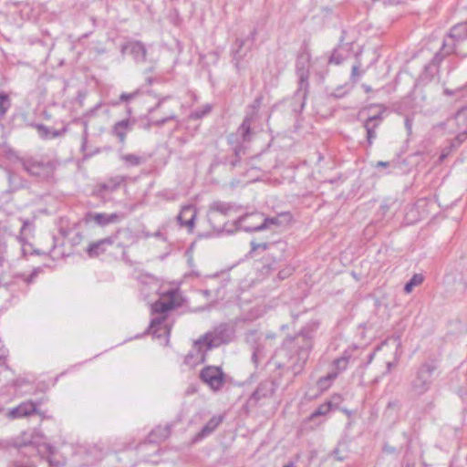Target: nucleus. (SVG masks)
<instances>
[{
  "instance_id": "09e8293b",
  "label": "nucleus",
  "mask_w": 467,
  "mask_h": 467,
  "mask_svg": "<svg viewBox=\"0 0 467 467\" xmlns=\"http://www.w3.org/2000/svg\"><path fill=\"white\" fill-rule=\"evenodd\" d=\"M175 118H176V116L174 114H171V115L165 117L163 119L156 120L154 122V124L157 125V126H162L163 124H165L169 120L174 119Z\"/></svg>"
},
{
  "instance_id": "de8ad7c7",
  "label": "nucleus",
  "mask_w": 467,
  "mask_h": 467,
  "mask_svg": "<svg viewBox=\"0 0 467 467\" xmlns=\"http://www.w3.org/2000/svg\"><path fill=\"white\" fill-rule=\"evenodd\" d=\"M265 356H262L261 354H258L257 352L252 353V362L255 367H258L260 362L265 358Z\"/></svg>"
},
{
  "instance_id": "ea45409f",
  "label": "nucleus",
  "mask_w": 467,
  "mask_h": 467,
  "mask_svg": "<svg viewBox=\"0 0 467 467\" xmlns=\"http://www.w3.org/2000/svg\"><path fill=\"white\" fill-rule=\"evenodd\" d=\"M212 110V107L210 105H205L202 109H196L192 113V118L195 119H202L206 114L210 113Z\"/></svg>"
},
{
  "instance_id": "338daca9",
  "label": "nucleus",
  "mask_w": 467,
  "mask_h": 467,
  "mask_svg": "<svg viewBox=\"0 0 467 467\" xmlns=\"http://www.w3.org/2000/svg\"><path fill=\"white\" fill-rule=\"evenodd\" d=\"M444 93L447 94V95H452L453 94V91L448 89V88H445L444 89Z\"/></svg>"
},
{
  "instance_id": "4d7b16f0",
  "label": "nucleus",
  "mask_w": 467,
  "mask_h": 467,
  "mask_svg": "<svg viewBox=\"0 0 467 467\" xmlns=\"http://www.w3.org/2000/svg\"><path fill=\"white\" fill-rule=\"evenodd\" d=\"M405 127L408 132L410 133L412 129V120L408 117L405 119Z\"/></svg>"
},
{
  "instance_id": "f3484780",
  "label": "nucleus",
  "mask_w": 467,
  "mask_h": 467,
  "mask_svg": "<svg viewBox=\"0 0 467 467\" xmlns=\"http://www.w3.org/2000/svg\"><path fill=\"white\" fill-rule=\"evenodd\" d=\"M166 319V316H160L152 318L149 327V333L159 338L162 336H169L170 328L165 323Z\"/></svg>"
},
{
  "instance_id": "e2e57ef3",
  "label": "nucleus",
  "mask_w": 467,
  "mask_h": 467,
  "mask_svg": "<svg viewBox=\"0 0 467 467\" xmlns=\"http://www.w3.org/2000/svg\"><path fill=\"white\" fill-rule=\"evenodd\" d=\"M335 457L337 458V460L338 461H342L343 460V457L340 456V453H339V451L337 449H336L334 451H333Z\"/></svg>"
},
{
  "instance_id": "bf43d9fd",
  "label": "nucleus",
  "mask_w": 467,
  "mask_h": 467,
  "mask_svg": "<svg viewBox=\"0 0 467 467\" xmlns=\"http://www.w3.org/2000/svg\"><path fill=\"white\" fill-rule=\"evenodd\" d=\"M398 407H399V401L398 400L389 401L388 403V409L398 408Z\"/></svg>"
},
{
  "instance_id": "680f3d73",
  "label": "nucleus",
  "mask_w": 467,
  "mask_h": 467,
  "mask_svg": "<svg viewBox=\"0 0 467 467\" xmlns=\"http://www.w3.org/2000/svg\"><path fill=\"white\" fill-rule=\"evenodd\" d=\"M362 88L364 89V91L366 93H369V92L372 91V88L370 86H368V85H366V84L362 85Z\"/></svg>"
},
{
  "instance_id": "79ce46f5",
  "label": "nucleus",
  "mask_w": 467,
  "mask_h": 467,
  "mask_svg": "<svg viewBox=\"0 0 467 467\" xmlns=\"http://www.w3.org/2000/svg\"><path fill=\"white\" fill-rule=\"evenodd\" d=\"M252 349L254 352H257L258 354L265 357V346L260 337L254 340Z\"/></svg>"
},
{
  "instance_id": "6ab92c4d",
  "label": "nucleus",
  "mask_w": 467,
  "mask_h": 467,
  "mask_svg": "<svg viewBox=\"0 0 467 467\" xmlns=\"http://www.w3.org/2000/svg\"><path fill=\"white\" fill-rule=\"evenodd\" d=\"M223 416H213L202 430L195 435L193 441H199L212 434L217 427L223 422Z\"/></svg>"
},
{
  "instance_id": "7c9ffc66",
  "label": "nucleus",
  "mask_w": 467,
  "mask_h": 467,
  "mask_svg": "<svg viewBox=\"0 0 467 467\" xmlns=\"http://www.w3.org/2000/svg\"><path fill=\"white\" fill-rule=\"evenodd\" d=\"M244 44V39H236L232 48L233 60L234 61V66L237 68V70H240V62L242 58L245 56V53L242 52V47Z\"/></svg>"
},
{
  "instance_id": "13d9d810",
  "label": "nucleus",
  "mask_w": 467,
  "mask_h": 467,
  "mask_svg": "<svg viewBox=\"0 0 467 467\" xmlns=\"http://www.w3.org/2000/svg\"><path fill=\"white\" fill-rule=\"evenodd\" d=\"M358 75H359L358 66L355 65L352 67L351 78H354L356 76H358Z\"/></svg>"
},
{
  "instance_id": "9b49d317",
  "label": "nucleus",
  "mask_w": 467,
  "mask_h": 467,
  "mask_svg": "<svg viewBox=\"0 0 467 467\" xmlns=\"http://www.w3.org/2000/svg\"><path fill=\"white\" fill-rule=\"evenodd\" d=\"M297 67V75H298V89L296 90L294 99H298L299 100H302L300 103V107L298 111H302L305 107V100L307 93L308 88V70L305 68L304 66H300V62H297L296 65Z\"/></svg>"
},
{
  "instance_id": "4c0bfd02",
  "label": "nucleus",
  "mask_w": 467,
  "mask_h": 467,
  "mask_svg": "<svg viewBox=\"0 0 467 467\" xmlns=\"http://www.w3.org/2000/svg\"><path fill=\"white\" fill-rule=\"evenodd\" d=\"M363 126L367 131L368 144V146H371L373 143V140L377 137L376 129L378 128V123H374L373 125H370L367 122H364Z\"/></svg>"
},
{
  "instance_id": "473e14b6",
  "label": "nucleus",
  "mask_w": 467,
  "mask_h": 467,
  "mask_svg": "<svg viewBox=\"0 0 467 467\" xmlns=\"http://www.w3.org/2000/svg\"><path fill=\"white\" fill-rule=\"evenodd\" d=\"M263 100H264V96L262 94H259L258 96H256V98L254 99L252 104H250L247 107L245 115H248V116L252 115V118L258 119V118H259L258 113H259V109L262 106Z\"/></svg>"
},
{
  "instance_id": "ddd939ff",
  "label": "nucleus",
  "mask_w": 467,
  "mask_h": 467,
  "mask_svg": "<svg viewBox=\"0 0 467 467\" xmlns=\"http://www.w3.org/2000/svg\"><path fill=\"white\" fill-rule=\"evenodd\" d=\"M37 404L33 402L32 400H26L20 403L18 406L10 409L6 411L5 415L9 419H20L24 417H28L32 414L38 413Z\"/></svg>"
},
{
  "instance_id": "69168bd1",
  "label": "nucleus",
  "mask_w": 467,
  "mask_h": 467,
  "mask_svg": "<svg viewBox=\"0 0 467 467\" xmlns=\"http://www.w3.org/2000/svg\"><path fill=\"white\" fill-rule=\"evenodd\" d=\"M283 467H296L295 466V463L292 462H289L288 463H286L285 465H284Z\"/></svg>"
},
{
  "instance_id": "4468645a",
  "label": "nucleus",
  "mask_w": 467,
  "mask_h": 467,
  "mask_svg": "<svg viewBox=\"0 0 467 467\" xmlns=\"http://www.w3.org/2000/svg\"><path fill=\"white\" fill-rule=\"evenodd\" d=\"M135 123L136 119L130 118L117 121L111 129V134L117 137L120 143L124 144L127 133L132 130Z\"/></svg>"
},
{
  "instance_id": "3c124183",
  "label": "nucleus",
  "mask_w": 467,
  "mask_h": 467,
  "mask_svg": "<svg viewBox=\"0 0 467 467\" xmlns=\"http://www.w3.org/2000/svg\"><path fill=\"white\" fill-rule=\"evenodd\" d=\"M396 165L395 161H379L376 163V168H387V167H393Z\"/></svg>"
},
{
  "instance_id": "c756f323",
  "label": "nucleus",
  "mask_w": 467,
  "mask_h": 467,
  "mask_svg": "<svg viewBox=\"0 0 467 467\" xmlns=\"http://www.w3.org/2000/svg\"><path fill=\"white\" fill-rule=\"evenodd\" d=\"M10 191L15 192L26 186L25 180L10 170H6Z\"/></svg>"
},
{
  "instance_id": "aec40b11",
  "label": "nucleus",
  "mask_w": 467,
  "mask_h": 467,
  "mask_svg": "<svg viewBox=\"0 0 467 467\" xmlns=\"http://www.w3.org/2000/svg\"><path fill=\"white\" fill-rule=\"evenodd\" d=\"M458 44L459 43L456 40H454L449 35H446L443 38V42L440 50L434 56H439L440 60L442 62L445 57H449L450 55H458L456 51Z\"/></svg>"
},
{
  "instance_id": "c85d7f7f",
  "label": "nucleus",
  "mask_w": 467,
  "mask_h": 467,
  "mask_svg": "<svg viewBox=\"0 0 467 467\" xmlns=\"http://www.w3.org/2000/svg\"><path fill=\"white\" fill-rule=\"evenodd\" d=\"M123 176H115L107 180L105 182L99 184V190L104 192H112L116 191L124 182Z\"/></svg>"
},
{
  "instance_id": "49530a36",
  "label": "nucleus",
  "mask_w": 467,
  "mask_h": 467,
  "mask_svg": "<svg viewBox=\"0 0 467 467\" xmlns=\"http://www.w3.org/2000/svg\"><path fill=\"white\" fill-rule=\"evenodd\" d=\"M139 95V90H136L134 92H131V93H122L120 96H119V100L120 101H129L130 99H133L135 98H137V96Z\"/></svg>"
},
{
  "instance_id": "4be33fe9",
  "label": "nucleus",
  "mask_w": 467,
  "mask_h": 467,
  "mask_svg": "<svg viewBox=\"0 0 467 467\" xmlns=\"http://www.w3.org/2000/svg\"><path fill=\"white\" fill-rule=\"evenodd\" d=\"M257 120L256 119L252 118L251 116L245 115L242 124L239 126L237 130V135L241 138L243 141H250L254 134V131L252 129V124Z\"/></svg>"
},
{
  "instance_id": "f03ea898",
  "label": "nucleus",
  "mask_w": 467,
  "mask_h": 467,
  "mask_svg": "<svg viewBox=\"0 0 467 467\" xmlns=\"http://www.w3.org/2000/svg\"><path fill=\"white\" fill-rule=\"evenodd\" d=\"M439 375V362L436 359L430 358L421 362L410 374L409 393L417 398L423 396L431 389Z\"/></svg>"
},
{
  "instance_id": "1a4fd4ad",
  "label": "nucleus",
  "mask_w": 467,
  "mask_h": 467,
  "mask_svg": "<svg viewBox=\"0 0 467 467\" xmlns=\"http://www.w3.org/2000/svg\"><path fill=\"white\" fill-rule=\"evenodd\" d=\"M277 389V384L274 379H268L261 381L254 391L249 397L247 403L251 406H256L263 399L271 398Z\"/></svg>"
},
{
  "instance_id": "c03bdc74",
  "label": "nucleus",
  "mask_w": 467,
  "mask_h": 467,
  "mask_svg": "<svg viewBox=\"0 0 467 467\" xmlns=\"http://www.w3.org/2000/svg\"><path fill=\"white\" fill-rule=\"evenodd\" d=\"M294 272V268L292 266H286L284 269L278 272V278L280 280H285L289 277Z\"/></svg>"
},
{
  "instance_id": "e433bc0d",
  "label": "nucleus",
  "mask_w": 467,
  "mask_h": 467,
  "mask_svg": "<svg viewBox=\"0 0 467 467\" xmlns=\"http://www.w3.org/2000/svg\"><path fill=\"white\" fill-rule=\"evenodd\" d=\"M330 410H331L330 402L323 403L311 413V415L309 416V420H311L317 417L324 416V415L327 414L330 411Z\"/></svg>"
},
{
  "instance_id": "c9c22d12",
  "label": "nucleus",
  "mask_w": 467,
  "mask_h": 467,
  "mask_svg": "<svg viewBox=\"0 0 467 467\" xmlns=\"http://www.w3.org/2000/svg\"><path fill=\"white\" fill-rule=\"evenodd\" d=\"M424 281V276L421 274H414L412 277L405 284L404 292L410 294L413 288L420 285Z\"/></svg>"
},
{
  "instance_id": "6e6552de",
  "label": "nucleus",
  "mask_w": 467,
  "mask_h": 467,
  "mask_svg": "<svg viewBox=\"0 0 467 467\" xmlns=\"http://www.w3.org/2000/svg\"><path fill=\"white\" fill-rule=\"evenodd\" d=\"M350 358L351 350L346 349L341 357L334 359L331 365V371L328 372L327 376L321 377L318 379V385L320 387H326L327 385L330 384V382L333 381L338 376V374L347 369Z\"/></svg>"
},
{
  "instance_id": "393cba45",
  "label": "nucleus",
  "mask_w": 467,
  "mask_h": 467,
  "mask_svg": "<svg viewBox=\"0 0 467 467\" xmlns=\"http://www.w3.org/2000/svg\"><path fill=\"white\" fill-rule=\"evenodd\" d=\"M231 209L232 205L227 202L221 201L213 202L210 205L208 213V218L210 223H213V221L215 219L217 213L223 215H226Z\"/></svg>"
},
{
  "instance_id": "39448f33",
  "label": "nucleus",
  "mask_w": 467,
  "mask_h": 467,
  "mask_svg": "<svg viewBox=\"0 0 467 467\" xmlns=\"http://www.w3.org/2000/svg\"><path fill=\"white\" fill-rule=\"evenodd\" d=\"M19 162L23 169L31 176L41 180L50 178L55 171V165L52 161L37 160L36 158H20Z\"/></svg>"
},
{
  "instance_id": "f257e3e1",
  "label": "nucleus",
  "mask_w": 467,
  "mask_h": 467,
  "mask_svg": "<svg viewBox=\"0 0 467 467\" xmlns=\"http://www.w3.org/2000/svg\"><path fill=\"white\" fill-rule=\"evenodd\" d=\"M234 336L233 330L225 324L207 332L194 341L192 350L185 356V363L193 366L202 363L205 359V352L223 344L229 343Z\"/></svg>"
},
{
  "instance_id": "6e6d98bb",
  "label": "nucleus",
  "mask_w": 467,
  "mask_h": 467,
  "mask_svg": "<svg viewBox=\"0 0 467 467\" xmlns=\"http://www.w3.org/2000/svg\"><path fill=\"white\" fill-rule=\"evenodd\" d=\"M87 142H88V130L86 129L84 131V134H83V138H82L81 150H86Z\"/></svg>"
},
{
  "instance_id": "8fccbe9b",
  "label": "nucleus",
  "mask_w": 467,
  "mask_h": 467,
  "mask_svg": "<svg viewBox=\"0 0 467 467\" xmlns=\"http://www.w3.org/2000/svg\"><path fill=\"white\" fill-rule=\"evenodd\" d=\"M467 138V132L464 131L457 135V137L451 141L455 142L456 148Z\"/></svg>"
},
{
  "instance_id": "5fc2aeb1",
  "label": "nucleus",
  "mask_w": 467,
  "mask_h": 467,
  "mask_svg": "<svg viewBox=\"0 0 467 467\" xmlns=\"http://www.w3.org/2000/svg\"><path fill=\"white\" fill-rule=\"evenodd\" d=\"M220 164H223V159L219 160L218 158H215L214 160H213V161L210 165V171H212L213 170L217 168Z\"/></svg>"
},
{
  "instance_id": "412c9836",
  "label": "nucleus",
  "mask_w": 467,
  "mask_h": 467,
  "mask_svg": "<svg viewBox=\"0 0 467 467\" xmlns=\"http://www.w3.org/2000/svg\"><path fill=\"white\" fill-rule=\"evenodd\" d=\"M36 130H37V133L39 137L43 140H51L57 137H61L67 131V126H64L60 130H55L52 128H48L47 126L44 124H34L33 125Z\"/></svg>"
},
{
  "instance_id": "a878e982",
  "label": "nucleus",
  "mask_w": 467,
  "mask_h": 467,
  "mask_svg": "<svg viewBox=\"0 0 467 467\" xmlns=\"http://www.w3.org/2000/svg\"><path fill=\"white\" fill-rule=\"evenodd\" d=\"M93 221L100 225V226H106L109 223H117L119 222L123 216L119 213H94L93 214Z\"/></svg>"
},
{
  "instance_id": "0eeeda50",
  "label": "nucleus",
  "mask_w": 467,
  "mask_h": 467,
  "mask_svg": "<svg viewBox=\"0 0 467 467\" xmlns=\"http://www.w3.org/2000/svg\"><path fill=\"white\" fill-rule=\"evenodd\" d=\"M270 252L264 259L263 269L266 272L275 269V265L287 257V244L284 241L272 242Z\"/></svg>"
},
{
  "instance_id": "b1692460",
  "label": "nucleus",
  "mask_w": 467,
  "mask_h": 467,
  "mask_svg": "<svg viewBox=\"0 0 467 467\" xmlns=\"http://www.w3.org/2000/svg\"><path fill=\"white\" fill-rule=\"evenodd\" d=\"M171 435L170 425L158 426L150 431L148 436V441L150 443H159L165 441Z\"/></svg>"
},
{
  "instance_id": "2f4dec72",
  "label": "nucleus",
  "mask_w": 467,
  "mask_h": 467,
  "mask_svg": "<svg viewBox=\"0 0 467 467\" xmlns=\"http://www.w3.org/2000/svg\"><path fill=\"white\" fill-rule=\"evenodd\" d=\"M42 272H43L42 267L38 266V267L34 268L33 271L29 275H26L25 273H16L15 275V278L19 279V280L23 281L24 283H26L27 285H29L35 283L36 277Z\"/></svg>"
},
{
  "instance_id": "58836bf2",
  "label": "nucleus",
  "mask_w": 467,
  "mask_h": 467,
  "mask_svg": "<svg viewBox=\"0 0 467 467\" xmlns=\"http://www.w3.org/2000/svg\"><path fill=\"white\" fill-rule=\"evenodd\" d=\"M344 60V57L339 53L338 48H334L331 56L329 57L328 63L339 65Z\"/></svg>"
},
{
  "instance_id": "603ef678",
  "label": "nucleus",
  "mask_w": 467,
  "mask_h": 467,
  "mask_svg": "<svg viewBox=\"0 0 467 467\" xmlns=\"http://www.w3.org/2000/svg\"><path fill=\"white\" fill-rule=\"evenodd\" d=\"M8 467H36L34 464L32 463H28V462H11Z\"/></svg>"
},
{
  "instance_id": "a18cd8bd",
  "label": "nucleus",
  "mask_w": 467,
  "mask_h": 467,
  "mask_svg": "<svg viewBox=\"0 0 467 467\" xmlns=\"http://www.w3.org/2000/svg\"><path fill=\"white\" fill-rule=\"evenodd\" d=\"M382 120V113L379 112L376 115H373V116H370L368 117L365 122L370 124V125H373L374 123H378V126L379 125V123L381 122Z\"/></svg>"
},
{
  "instance_id": "dca6fc26",
  "label": "nucleus",
  "mask_w": 467,
  "mask_h": 467,
  "mask_svg": "<svg viewBox=\"0 0 467 467\" xmlns=\"http://www.w3.org/2000/svg\"><path fill=\"white\" fill-rule=\"evenodd\" d=\"M114 239V244L118 247H129L136 242V236L130 228H120L114 234L109 236Z\"/></svg>"
},
{
  "instance_id": "a19ab883",
  "label": "nucleus",
  "mask_w": 467,
  "mask_h": 467,
  "mask_svg": "<svg viewBox=\"0 0 467 467\" xmlns=\"http://www.w3.org/2000/svg\"><path fill=\"white\" fill-rule=\"evenodd\" d=\"M454 149H456L455 142H451L450 145L444 147L439 157V162H442Z\"/></svg>"
},
{
  "instance_id": "20e7f679",
  "label": "nucleus",
  "mask_w": 467,
  "mask_h": 467,
  "mask_svg": "<svg viewBox=\"0 0 467 467\" xmlns=\"http://www.w3.org/2000/svg\"><path fill=\"white\" fill-rule=\"evenodd\" d=\"M182 306V297L176 288H169L160 293V298L151 306L152 314L166 316L167 313Z\"/></svg>"
},
{
  "instance_id": "9d476101",
  "label": "nucleus",
  "mask_w": 467,
  "mask_h": 467,
  "mask_svg": "<svg viewBox=\"0 0 467 467\" xmlns=\"http://www.w3.org/2000/svg\"><path fill=\"white\" fill-rule=\"evenodd\" d=\"M295 348H296L298 360L305 363L312 349V337L304 331L300 332L294 338Z\"/></svg>"
},
{
  "instance_id": "37998d69",
  "label": "nucleus",
  "mask_w": 467,
  "mask_h": 467,
  "mask_svg": "<svg viewBox=\"0 0 467 467\" xmlns=\"http://www.w3.org/2000/svg\"><path fill=\"white\" fill-rule=\"evenodd\" d=\"M241 162V156H237V157H224L223 158V164L224 165H230V167L233 169V168H235L236 166H238Z\"/></svg>"
},
{
  "instance_id": "5701e85b",
  "label": "nucleus",
  "mask_w": 467,
  "mask_h": 467,
  "mask_svg": "<svg viewBox=\"0 0 467 467\" xmlns=\"http://www.w3.org/2000/svg\"><path fill=\"white\" fill-rule=\"evenodd\" d=\"M26 433H24L21 437L13 438L10 440L0 441V449L7 450L13 448H22L32 444V441L29 440Z\"/></svg>"
},
{
  "instance_id": "774afa93",
  "label": "nucleus",
  "mask_w": 467,
  "mask_h": 467,
  "mask_svg": "<svg viewBox=\"0 0 467 467\" xmlns=\"http://www.w3.org/2000/svg\"><path fill=\"white\" fill-rule=\"evenodd\" d=\"M146 81H147L149 84H151V83H152V81H153V78H152L151 77H148V78H146Z\"/></svg>"
},
{
  "instance_id": "a211bd4d",
  "label": "nucleus",
  "mask_w": 467,
  "mask_h": 467,
  "mask_svg": "<svg viewBox=\"0 0 467 467\" xmlns=\"http://www.w3.org/2000/svg\"><path fill=\"white\" fill-rule=\"evenodd\" d=\"M114 244V239L107 238L100 239L97 242L91 243L86 249L88 255L91 258L97 257L105 253L108 246Z\"/></svg>"
},
{
  "instance_id": "bb28decb",
  "label": "nucleus",
  "mask_w": 467,
  "mask_h": 467,
  "mask_svg": "<svg viewBox=\"0 0 467 467\" xmlns=\"http://www.w3.org/2000/svg\"><path fill=\"white\" fill-rule=\"evenodd\" d=\"M458 43L462 42L467 38V21L459 23L452 26L450 32L447 34Z\"/></svg>"
},
{
  "instance_id": "cd10ccee",
  "label": "nucleus",
  "mask_w": 467,
  "mask_h": 467,
  "mask_svg": "<svg viewBox=\"0 0 467 467\" xmlns=\"http://www.w3.org/2000/svg\"><path fill=\"white\" fill-rule=\"evenodd\" d=\"M441 61L439 56H434L432 59L424 67L423 76L427 79H431L438 72Z\"/></svg>"
},
{
  "instance_id": "864d4df0",
  "label": "nucleus",
  "mask_w": 467,
  "mask_h": 467,
  "mask_svg": "<svg viewBox=\"0 0 467 467\" xmlns=\"http://www.w3.org/2000/svg\"><path fill=\"white\" fill-rule=\"evenodd\" d=\"M244 153V149L241 144H238L234 149V157L241 156Z\"/></svg>"
},
{
  "instance_id": "0e129e2a",
  "label": "nucleus",
  "mask_w": 467,
  "mask_h": 467,
  "mask_svg": "<svg viewBox=\"0 0 467 467\" xmlns=\"http://www.w3.org/2000/svg\"><path fill=\"white\" fill-rule=\"evenodd\" d=\"M162 101H163V99L159 100V102L156 104V106H155V107H153V108H151V109H150V113H152L154 110H156L157 109H159V108L161 107V105Z\"/></svg>"
},
{
  "instance_id": "052dcab7",
  "label": "nucleus",
  "mask_w": 467,
  "mask_h": 467,
  "mask_svg": "<svg viewBox=\"0 0 467 467\" xmlns=\"http://www.w3.org/2000/svg\"><path fill=\"white\" fill-rule=\"evenodd\" d=\"M396 364L393 363V362H388L387 363V371L386 373H389L392 369V368L395 366Z\"/></svg>"
},
{
  "instance_id": "72a5a7b5",
  "label": "nucleus",
  "mask_w": 467,
  "mask_h": 467,
  "mask_svg": "<svg viewBox=\"0 0 467 467\" xmlns=\"http://www.w3.org/2000/svg\"><path fill=\"white\" fill-rule=\"evenodd\" d=\"M251 250L249 252L251 256H255L260 254V252H270L272 242H264L257 243L255 241H251Z\"/></svg>"
},
{
  "instance_id": "7ed1b4c3",
  "label": "nucleus",
  "mask_w": 467,
  "mask_h": 467,
  "mask_svg": "<svg viewBox=\"0 0 467 467\" xmlns=\"http://www.w3.org/2000/svg\"><path fill=\"white\" fill-rule=\"evenodd\" d=\"M279 223L277 217L264 218L263 214H245L235 222L237 229L247 233L263 231L270 225H278Z\"/></svg>"
},
{
  "instance_id": "2eb2a0df",
  "label": "nucleus",
  "mask_w": 467,
  "mask_h": 467,
  "mask_svg": "<svg viewBox=\"0 0 467 467\" xmlns=\"http://www.w3.org/2000/svg\"><path fill=\"white\" fill-rule=\"evenodd\" d=\"M196 214L197 211L193 205H185L178 214L177 220L181 226H185L189 232H192Z\"/></svg>"
},
{
  "instance_id": "423d86ee",
  "label": "nucleus",
  "mask_w": 467,
  "mask_h": 467,
  "mask_svg": "<svg viewBox=\"0 0 467 467\" xmlns=\"http://www.w3.org/2000/svg\"><path fill=\"white\" fill-rule=\"evenodd\" d=\"M225 374L220 367L206 366L200 372L201 380L212 390L219 391L225 383Z\"/></svg>"
},
{
  "instance_id": "f704fd0d",
  "label": "nucleus",
  "mask_w": 467,
  "mask_h": 467,
  "mask_svg": "<svg viewBox=\"0 0 467 467\" xmlns=\"http://www.w3.org/2000/svg\"><path fill=\"white\" fill-rule=\"evenodd\" d=\"M120 159L129 167L140 166L146 161L145 158L132 153L124 154Z\"/></svg>"
},
{
  "instance_id": "f8f14e48",
  "label": "nucleus",
  "mask_w": 467,
  "mask_h": 467,
  "mask_svg": "<svg viewBox=\"0 0 467 467\" xmlns=\"http://www.w3.org/2000/svg\"><path fill=\"white\" fill-rule=\"evenodd\" d=\"M120 51L122 54H130L137 63H143L146 61L147 48L141 41H130L121 46Z\"/></svg>"
}]
</instances>
